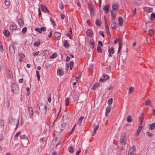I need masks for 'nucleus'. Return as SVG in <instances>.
<instances>
[{"instance_id": "1", "label": "nucleus", "mask_w": 155, "mask_h": 155, "mask_svg": "<svg viewBox=\"0 0 155 155\" xmlns=\"http://www.w3.org/2000/svg\"><path fill=\"white\" fill-rule=\"evenodd\" d=\"M11 91L13 93L17 94L19 92V88L18 85L16 83H13L11 86Z\"/></svg>"}, {"instance_id": "2", "label": "nucleus", "mask_w": 155, "mask_h": 155, "mask_svg": "<svg viewBox=\"0 0 155 155\" xmlns=\"http://www.w3.org/2000/svg\"><path fill=\"white\" fill-rule=\"evenodd\" d=\"M126 134L124 132L121 134L120 136V142L121 143H123L124 145H125L127 143V140L126 137Z\"/></svg>"}, {"instance_id": "3", "label": "nucleus", "mask_w": 155, "mask_h": 155, "mask_svg": "<svg viewBox=\"0 0 155 155\" xmlns=\"http://www.w3.org/2000/svg\"><path fill=\"white\" fill-rule=\"evenodd\" d=\"M40 110L43 113H45L47 110V106L45 104L41 103L39 107Z\"/></svg>"}, {"instance_id": "4", "label": "nucleus", "mask_w": 155, "mask_h": 155, "mask_svg": "<svg viewBox=\"0 0 155 155\" xmlns=\"http://www.w3.org/2000/svg\"><path fill=\"white\" fill-rule=\"evenodd\" d=\"M35 30L39 33L41 34L42 32H44L46 31V28L44 27H42L40 28L37 27L35 29Z\"/></svg>"}, {"instance_id": "5", "label": "nucleus", "mask_w": 155, "mask_h": 155, "mask_svg": "<svg viewBox=\"0 0 155 155\" xmlns=\"http://www.w3.org/2000/svg\"><path fill=\"white\" fill-rule=\"evenodd\" d=\"M9 51L11 54H14L15 53V48L13 44L10 45L9 47Z\"/></svg>"}, {"instance_id": "6", "label": "nucleus", "mask_w": 155, "mask_h": 155, "mask_svg": "<svg viewBox=\"0 0 155 155\" xmlns=\"http://www.w3.org/2000/svg\"><path fill=\"white\" fill-rule=\"evenodd\" d=\"M103 9L105 11L106 13L109 12V5L107 4L106 5H103L102 6Z\"/></svg>"}, {"instance_id": "7", "label": "nucleus", "mask_w": 155, "mask_h": 155, "mask_svg": "<svg viewBox=\"0 0 155 155\" xmlns=\"http://www.w3.org/2000/svg\"><path fill=\"white\" fill-rule=\"evenodd\" d=\"M63 42L64 43L63 46L66 48H68L70 45L68 41L67 40H64Z\"/></svg>"}, {"instance_id": "8", "label": "nucleus", "mask_w": 155, "mask_h": 155, "mask_svg": "<svg viewBox=\"0 0 155 155\" xmlns=\"http://www.w3.org/2000/svg\"><path fill=\"white\" fill-rule=\"evenodd\" d=\"M54 35L58 40H59L60 38L61 34L59 32H56L54 33Z\"/></svg>"}, {"instance_id": "9", "label": "nucleus", "mask_w": 155, "mask_h": 155, "mask_svg": "<svg viewBox=\"0 0 155 155\" xmlns=\"http://www.w3.org/2000/svg\"><path fill=\"white\" fill-rule=\"evenodd\" d=\"M87 35L89 37H91L93 35V31L91 29H88L86 31Z\"/></svg>"}, {"instance_id": "10", "label": "nucleus", "mask_w": 155, "mask_h": 155, "mask_svg": "<svg viewBox=\"0 0 155 155\" xmlns=\"http://www.w3.org/2000/svg\"><path fill=\"white\" fill-rule=\"evenodd\" d=\"M144 10L148 12H153V9L150 7H144L143 8Z\"/></svg>"}, {"instance_id": "11", "label": "nucleus", "mask_w": 155, "mask_h": 155, "mask_svg": "<svg viewBox=\"0 0 155 155\" xmlns=\"http://www.w3.org/2000/svg\"><path fill=\"white\" fill-rule=\"evenodd\" d=\"M118 21H119V25L120 26H122L123 23V19L122 17L119 16L118 18Z\"/></svg>"}, {"instance_id": "12", "label": "nucleus", "mask_w": 155, "mask_h": 155, "mask_svg": "<svg viewBox=\"0 0 155 155\" xmlns=\"http://www.w3.org/2000/svg\"><path fill=\"white\" fill-rule=\"evenodd\" d=\"M20 139L21 140H25L26 141V143L27 144L28 142V138L25 134L21 135L20 137Z\"/></svg>"}, {"instance_id": "13", "label": "nucleus", "mask_w": 155, "mask_h": 155, "mask_svg": "<svg viewBox=\"0 0 155 155\" xmlns=\"http://www.w3.org/2000/svg\"><path fill=\"white\" fill-rule=\"evenodd\" d=\"M15 119L13 117H12L9 120V123L12 125H14L15 124Z\"/></svg>"}, {"instance_id": "14", "label": "nucleus", "mask_w": 155, "mask_h": 155, "mask_svg": "<svg viewBox=\"0 0 155 155\" xmlns=\"http://www.w3.org/2000/svg\"><path fill=\"white\" fill-rule=\"evenodd\" d=\"M118 27L117 23L114 22H113L111 24V27L112 29H114Z\"/></svg>"}, {"instance_id": "15", "label": "nucleus", "mask_w": 155, "mask_h": 155, "mask_svg": "<svg viewBox=\"0 0 155 155\" xmlns=\"http://www.w3.org/2000/svg\"><path fill=\"white\" fill-rule=\"evenodd\" d=\"M57 74L59 76H62L64 74V71L61 69H58L57 70Z\"/></svg>"}, {"instance_id": "16", "label": "nucleus", "mask_w": 155, "mask_h": 155, "mask_svg": "<svg viewBox=\"0 0 155 155\" xmlns=\"http://www.w3.org/2000/svg\"><path fill=\"white\" fill-rule=\"evenodd\" d=\"M112 8L113 10L116 11L118 8V5L117 4L115 3L112 5Z\"/></svg>"}, {"instance_id": "17", "label": "nucleus", "mask_w": 155, "mask_h": 155, "mask_svg": "<svg viewBox=\"0 0 155 155\" xmlns=\"http://www.w3.org/2000/svg\"><path fill=\"white\" fill-rule=\"evenodd\" d=\"M99 86L100 84L99 83H95L91 89L94 90L99 87Z\"/></svg>"}, {"instance_id": "18", "label": "nucleus", "mask_w": 155, "mask_h": 155, "mask_svg": "<svg viewBox=\"0 0 155 155\" xmlns=\"http://www.w3.org/2000/svg\"><path fill=\"white\" fill-rule=\"evenodd\" d=\"M28 113L30 116L33 114V111L32 108L31 107H29L28 109Z\"/></svg>"}, {"instance_id": "19", "label": "nucleus", "mask_w": 155, "mask_h": 155, "mask_svg": "<svg viewBox=\"0 0 155 155\" xmlns=\"http://www.w3.org/2000/svg\"><path fill=\"white\" fill-rule=\"evenodd\" d=\"M56 131L59 133H61L64 132V129L60 128L59 127H57L56 129Z\"/></svg>"}, {"instance_id": "20", "label": "nucleus", "mask_w": 155, "mask_h": 155, "mask_svg": "<svg viewBox=\"0 0 155 155\" xmlns=\"http://www.w3.org/2000/svg\"><path fill=\"white\" fill-rule=\"evenodd\" d=\"M40 7L41 10L44 12H46V10H47V8L45 6H44L42 4L41 5Z\"/></svg>"}, {"instance_id": "21", "label": "nucleus", "mask_w": 155, "mask_h": 155, "mask_svg": "<svg viewBox=\"0 0 155 155\" xmlns=\"http://www.w3.org/2000/svg\"><path fill=\"white\" fill-rule=\"evenodd\" d=\"M10 29L12 30H15L17 28V27L16 25L13 24L10 26Z\"/></svg>"}, {"instance_id": "22", "label": "nucleus", "mask_w": 155, "mask_h": 155, "mask_svg": "<svg viewBox=\"0 0 155 155\" xmlns=\"http://www.w3.org/2000/svg\"><path fill=\"white\" fill-rule=\"evenodd\" d=\"M99 124L98 122L94 123V130L97 131V130L98 128L99 127Z\"/></svg>"}, {"instance_id": "23", "label": "nucleus", "mask_w": 155, "mask_h": 155, "mask_svg": "<svg viewBox=\"0 0 155 155\" xmlns=\"http://www.w3.org/2000/svg\"><path fill=\"white\" fill-rule=\"evenodd\" d=\"M3 33L5 36L6 37H8L10 35L9 32L7 30H5L4 31Z\"/></svg>"}, {"instance_id": "24", "label": "nucleus", "mask_w": 155, "mask_h": 155, "mask_svg": "<svg viewBox=\"0 0 155 155\" xmlns=\"http://www.w3.org/2000/svg\"><path fill=\"white\" fill-rule=\"evenodd\" d=\"M108 52L113 54L114 52V48L112 47L110 48V47H109L108 48Z\"/></svg>"}, {"instance_id": "25", "label": "nucleus", "mask_w": 155, "mask_h": 155, "mask_svg": "<svg viewBox=\"0 0 155 155\" xmlns=\"http://www.w3.org/2000/svg\"><path fill=\"white\" fill-rule=\"evenodd\" d=\"M103 77L105 81L107 80L110 78V77L108 75L106 74H103Z\"/></svg>"}, {"instance_id": "26", "label": "nucleus", "mask_w": 155, "mask_h": 155, "mask_svg": "<svg viewBox=\"0 0 155 155\" xmlns=\"http://www.w3.org/2000/svg\"><path fill=\"white\" fill-rule=\"evenodd\" d=\"M49 54V51L46 50H45L42 52L43 55L45 56H48V55Z\"/></svg>"}, {"instance_id": "27", "label": "nucleus", "mask_w": 155, "mask_h": 155, "mask_svg": "<svg viewBox=\"0 0 155 155\" xmlns=\"http://www.w3.org/2000/svg\"><path fill=\"white\" fill-rule=\"evenodd\" d=\"M149 129L152 130L155 127V123H153L152 124H150L149 125Z\"/></svg>"}, {"instance_id": "28", "label": "nucleus", "mask_w": 155, "mask_h": 155, "mask_svg": "<svg viewBox=\"0 0 155 155\" xmlns=\"http://www.w3.org/2000/svg\"><path fill=\"white\" fill-rule=\"evenodd\" d=\"M154 33V30L153 29H150L148 31V34L150 36H151Z\"/></svg>"}, {"instance_id": "29", "label": "nucleus", "mask_w": 155, "mask_h": 155, "mask_svg": "<svg viewBox=\"0 0 155 155\" xmlns=\"http://www.w3.org/2000/svg\"><path fill=\"white\" fill-rule=\"evenodd\" d=\"M111 19H114L116 17V13L112 11L111 12Z\"/></svg>"}, {"instance_id": "30", "label": "nucleus", "mask_w": 155, "mask_h": 155, "mask_svg": "<svg viewBox=\"0 0 155 155\" xmlns=\"http://www.w3.org/2000/svg\"><path fill=\"white\" fill-rule=\"evenodd\" d=\"M89 9L91 12V14L94 15V5L92 6H90L89 7Z\"/></svg>"}, {"instance_id": "31", "label": "nucleus", "mask_w": 155, "mask_h": 155, "mask_svg": "<svg viewBox=\"0 0 155 155\" xmlns=\"http://www.w3.org/2000/svg\"><path fill=\"white\" fill-rule=\"evenodd\" d=\"M57 56V52H54L51 56L50 58L52 59L56 58Z\"/></svg>"}, {"instance_id": "32", "label": "nucleus", "mask_w": 155, "mask_h": 155, "mask_svg": "<svg viewBox=\"0 0 155 155\" xmlns=\"http://www.w3.org/2000/svg\"><path fill=\"white\" fill-rule=\"evenodd\" d=\"M111 110V106H108L106 108V112L108 114L109 113Z\"/></svg>"}, {"instance_id": "33", "label": "nucleus", "mask_w": 155, "mask_h": 155, "mask_svg": "<svg viewBox=\"0 0 155 155\" xmlns=\"http://www.w3.org/2000/svg\"><path fill=\"white\" fill-rule=\"evenodd\" d=\"M89 45L90 48H92L94 47V42H92L91 40H90L89 42Z\"/></svg>"}, {"instance_id": "34", "label": "nucleus", "mask_w": 155, "mask_h": 155, "mask_svg": "<svg viewBox=\"0 0 155 155\" xmlns=\"http://www.w3.org/2000/svg\"><path fill=\"white\" fill-rule=\"evenodd\" d=\"M84 116H81V117L79 119L78 121V123L79 125H81V123L82 122L83 120L84 119Z\"/></svg>"}, {"instance_id": "35", "label": "nucleus", "mask_w": 155, "mask_h": 155, "mask_svg": "<svg viewBox=\"0 0 155 155\" xmlns=\"http://www.w3.org/2000/svg\"><path fill=\"white\" fill-rule=\"evenodd\" d=\"M41 43L40 41H35L34 43V45L35 47L38 46Z\"/></svg>"}, {"instance_id": "36", "label": "nucleus", "mask_w": 155, "mask_h": 155, "mask_svg": "<svg viewBox=\"0 0 155 155\" xmlns=\"http://www.w3.org/2000/svg\"><path fill=\"white\" fill-rule=\"evenodd\" d=\"M68 150L71 153H72L74 152V148L72 146H70L68 149Z\"/></svg>"}, {"instance_id": "37", "label": "nucleus", "mask_w": 155, "mask_h": 155, "mask_svg": "<svg viewBox=\"0 0 155 155\" xmlns=\"http://www.w3.org/2000/svg\"><path fill=\"white\" fill-rule=\"evenodd\" d=\"M95 24L98 26H100L101 25V21L98 19H97L95 22Z\"/></svg>"}, {"instance_id": "38", "label": "nucleus", "mask_w": 155, "mask_h": 155, "mask_svg": "<svg viewBox=\"0 0 155 155\" xmlns=\"http://www.w3.org/2000/svg\"><path fill=\"white\" fill-rule=\"evenodd\" d=\"M127 121L128 123H131L132 122V118L130 116H127Z\"/></svg>"}, {"instance_id": "39", "label": "nucleus", "mask_w": 155, "mask_h": 155, "mask_svg": "<svg viewBox=\"0 0 155 155\" xmlns=\"http://www.w3.org/2000/svg\"><path fill=\"white\" fill-rule=\"evenodd\" d=\"M7 74L11 78L13 77V74L12 72L10 70H8L7 71Z\"/></svg>"}, {"instance_id": "40", "label": "nucleus", "mask_w": 155, "mask_h": 155, "mask_svg": "<svg viewBox=\"0 0 155 155\" xmlns=\"http://www.w3.org/2000/svg\"><path fill=\"white\" fill-rule=\"evenodd\" d=\"M10 2L9 0H5V3L7 6H9L10 4Z\"/></svg>"}, {"instance_id": "41", "label": "nucleus", "mask_w": 155, "mask_h": 155, "mask_svg": "<svg viewBox=\"0 0 155 155\" xmlns=\"http://www.w3.org/2000/svg\"><path fill=\"white\" fill-rule=\"evenodd\" d=\"M151 103V101L149 99H147L145 102V105H150Z\"/></svg>"}, {"instance_id": "42", "label": "nucleus", "mask_w": 155, "mask_h": 155, "mask_svg": "<svg viewBox=\"0 0 155 155\" xmlns=\"http://www.w3.org/2000/svg\"><path fill=\"white\" fill-rule=\"evenodd\" d=\"M4 124V122L3 120H0V128L3 127Z\"/></svg>"}, {"instance_id": "43", "label": "nucleus", "mask_w": 155, "mask_h": 155, "mask_svg": "<svg viewBox=\"0 0 155 155\" xmlns=\"http://www.w3.org/2000/svg\"><path fill=\"white\" fill-rule=\"evenodd\" d=\"M18 24L20 26H22L24 24V22L22 19H19L18 21Z\"/></svg>"}, {"instance_id": "44", "label": "nucleus", "mask_w": 155, "mask_h": 155, "mask_svg": "<svg viewBox=\"0 0 155 155\" xmlns=\"http://www.w3.org/2000/svg\"><path fill=\"white\" fill-rule=\"evenodd\" d=\"M97 52L98 53H102V50L100 46H98L97 47Z\"/></svg>"}, {"instance_id": "45", "label": "nucleus", "mask_w": 155, "mask_h": 155, "mask_svg": "<svg viewBox=\"0 0 155 155\" xmlns=\"http://www.w3.org/2000/svg\"><path fill=\"white\" fill-rule=\"evenodd\" d=\"M36 76L38 78V80L39 81L40 80V76L39 71H36Z\"/></svg>"}, {"instance_id": "46", "label": "nucleus", "mask_w": 155, "mask_h": 155, "mask_svg": "<svg viewBox=\"0 0 155 155\" xmlns=\"http://www.w3.org/2000/svg\"><path fill=\"white\" fill-rule=\"evenodd\" d=\"M6 106L7 108H8L10 105V102L8 100H7L5 102Z\"/></svg>"}, {"instance_id": "47", "label": "nucleus", "mask_w": 155, "mask_h": 155, "mask_svg": "<svg viewBox=\"0 0 155 155\" xmlns=\"http://www.w3.org/2000/svg\"><path fill=\"white\" fill-rule=\"evenodd\" d=\"M155 18V14L154 12H153L151 14L150 17V20H152Z\"/></svg>"}, {"instance_id": "48", "label": "nucleus", "mask_w": 155, "mask_h": 155, "mask_svg": "<svg viewBox=\"0 0 155 155\" xmlns=\"http://www.w3.org/2000/svg\"><path fill=\"white\" fill-rule=\"evenodd\" d=\"M18 55L20 56V57L21 58H24L25 57V55L21 53V52H19L18 53Z\"/></svg>"}, {"instance_id": "49", "label": "nucleus", "mask_w": 155, "mask_h": 155, "mask_svg": "<svg viewBox=\"0 0 155 155\" xmlns=\"http://www.w3.org/2000/svg\"><path fill=\"white\" fill-rule=\"evenodd\" d=\"M113 99L112 98H110L109 100H108L107 103L109 105H111L113 101Z\"/></svg>"}, {"instance_id": "50", "label": "nucleus", "mask_w": 155, "mask_h": 155, "mask_svg": "<svg viewBox=\"0 0 155 155\" xmlns=\"http://www.w3.org/2000/svg\"><path fill=\"white\" fill-rule=\"evenodd\" d=\"M66 124L64 123H63L61 125V127L62 129H64L66 127Z\"/></svg>"}, {"instance_id": "51", "label": "nucleus", "mask_w": 155, "mask_h": 155, "mask_svg": "<svg viewBox=\"0 0 155 155\" xmlns=\"http://www.w3.org/2000/svg\"><path fill=\"white\" fill-rule=\"evenodd\" d=\"M27 30V28L26 27H25L23 28L22 30V32L23 34H25Z\"/></svg>"}, {"instance_id": "52", "label": "nucleus", "mask_w": 155, "mask_h": 155, "mask_svg": "<svg viewBox=\"0 0 155 155\" xmlns=\"http://www.w3.org/2000/svg\"><path fill=\"white\" fill-rule=\"evenodd\" d=\"M59 7L61 10L62 9L64 8V6L63 3L62 2L60 3L59 4Z\"/></svg>"}, {"instance_id": "53", "label": "nucleus", "mask_w": 155, "mask_h": 155, "mask_svg": "<svg viewBox=\"0 0 155 155\" xmlns=\"http://www.w3.org/2000/svg\"><path fill=\"white\" fill-rule=\"evenodd\" d=\"M128 154H129L130 155H134V152L132 150H130L128 151Z\"/></svg>"}, {"instance_id": "54", "label": "nucleus", "mask_w": 155, "mask_h": 155, "mask_svg": "<svg viewBox=\"0 0 155 155\" xmlns=\"http://www.w3.org/2000/svg\"><path fill=\"white\" fill-rule=\"evenodd\" d=\"M50 21L51 22V23L52 24L53 26H56V24L55 22L51 18H50Z\"/></svg>"}, {"instance_id": "55", "label": "nucleus", "mask_w": 155, "mask_h": 155, "mask_svg": "<svg viewBox=\"0 0 155 155\" xmlns=\"http://www.w3.org/2000/svg\"><path fill=\"white\" fill-rule=\"evenodd\" d=\"M146 134L147 135H148L149 137H151L152 136L153 134L152 133H150L149 131H147L146 132Z\"/></svg>"}, {"instance_id": "56", "label": "nucleus", "mask_w": 155, "mask_h": 155, "mask_svg": "<svg viewBox=\"0 0 155 155\" xmlns=\"http://www.w3.org/2000/svg\"><path fill=\"white\" fill-rule=\"evenodd\" d=\"M21 133V131H19L18 132H17L16 134L15 135V138H16Z\"/></svg>"}, {"instance_id": "57", "label": "nucleus", "mask_w": 155, "mask_h": 155, "mask_svg": "<svg viewBox=\"0 0 155 155\" xmlns=\"http://www.w3.org/2000/svg\"><path fill=\"white\" fill-rule=\"evenodd\" d=\"M134 88L133 87H130L129 88V94L133 91Z\"/></svg>"}, {"instance_id": "58", "label": "nucleus", "mask_w": 155, "mask_h": 155, "mask_svg": "<svg viewBox=\"0 0 155 155\" xmlns=\"http://www.w3.org/2000/svg\"><path fill=\"white\" fill-rule=\"evenodd\" d=\"M39 52L38 51H34L33 52V55L35 56H36L38 54Z\"/></svg>"}, {"instance_id": "59", "label": "nucleus", "mask_w": 155, "mask_h": 155, "mask_svg": "<svg viewBox=\"0 0 155 155\" xmlns=\"http://www.w3.org/2000/svg\"><path fill=\"white\" fill-rule=\"evenodd\" d=\"M99 33L103 37H104V32L102 31H100Z\"/></svg>"}, {"instance_id": "60", "label": "nucleus", "mask_w": 155, "mask_h": 155, "mask_svg": "<svg viewBox=\"0 0 155 155\" xmlns=\"http://www.w3.org/2000/svg\"><path fill=\"white\" fill-rule=\"evenodd\" d=\"M88 5L89 7L91 6H92L94 5L92 4V2L91 1H89V3H88Z\"/></svg>"}, {"instance_id": "61", "label": "nucleus", "mask_w": 155, "mask_h": 155, "mask_svg": "<svg viewBox=\"0 0 155 155\" xmlns=\"http://www.w3.org/2000/svg\"><path fill=\"white\" fill-rule=\"evenodd\" d=\"M132 150L134 152L136 150V148L135 146H132L131 149H130Z\"/></svg>"}, {"instance_id": "62", "label": "nucleus", "mask_w": 155, "mask_h": 155, "mask_svg": "<svg viewBox=\"0 0 155 155\" xmlns=\"http://www.w3.org/2000/svg\"><path fill=\"white\" fill-rule=\"evenodd\" d=\"M104 19H105V27H107V26L108 27V26L107 24V20L106 19V17L105 16H104Z\"/></svg>"}, {"instance_id": "63", "label": "nucleus", "mask_w": 155, "mask_h": 155, "mask_svg": "<svg viewBox=\"0 0 155 155\" xmlns=\"http://www.w3.org/2000/svg\"><path fill=\"white\" fill-rule=\"evenodd\" d=\"M111 69V67L110 65H108L107 66V67L106 68V70L107 71H110Z\"/></svg>"}, {"instance_id": "64", "label": "nucleus", "mask_w": 155, "mask_h": 155, "mask_svg": "<svg viewBox=\"0 0 155 155\" xmlns=\"http://www.w3.org/2000/svg\"><path fill=\"white\" fill-rule=\"evenodd\" d=\"M98 45H99L101 46H103V44H102V42L101 41H99L98 42Z\"/></svg>"}]
</instances>
